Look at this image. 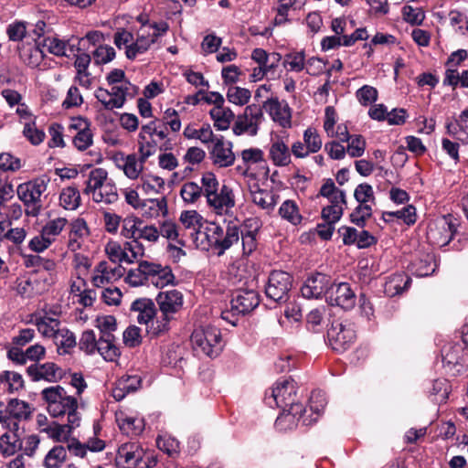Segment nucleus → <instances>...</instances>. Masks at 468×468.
<instances>
[{
  "instance_id": "nucleus-64",
  "label": "nucleus",
  "mask_w": 468,
  "mask_h": 468,
  "mask_svg": "<svg viewBox=\"0 0 468 468\" xmlns=\"http://www.w3.org/2000/svg\"><path fill=\"white\" fill-rule=\"evenodd\" d=\"M165 186V181L159 176H146L141 178V184L138 186L144 193H159Z\"/></svg>"
},
{
  "instance_id": "nucleus-44",
  "label": "nucleus",
  "mask_w": 468,
  "mask_h": 468,
  "mask_svg": "<svg viewBox=\"0 0 468 468\" xmlns=\"http://www.w3.org/2000/svg\"><path fill=\"white\" fill-rule=\"evenodd\" d=\"M59 205L67 210H75L80 205V194L76 186L62 189L59 195Z\"/></svg>"
},
{
  "instance_id": "nucleus-41",
  "label": "nucleus",
  "mask_w": 468,
  "mask_h": 468,
  "mask_svg": "<svg viewBox=\"0 0 468 468\" xmlns=\"http://www.w3.org/2000/svg\"><path fill=\"white\" fill-rule=\"evenodd\" d=\"M180 221L186 229L190 230V235L195 240L197 231L203 228V217L196 210H186L181 213Z\"/></svg>"
},
{
  "instance_id": "nucleus-8",
  "label": "nucleus",
  "mask_w": 468,
  "mask_h": 468,
  "mask_svg": "<svg viewBox=\"0 0 468 468\" xmlns=\"http://www.w3.org/2000/svg\"><path fill=\"white\" fill-rule=\"evenodd\" d=\"M457 219L447 214L429 224L427 239L431 244L443 247L450 243L457 231Z\"/></svg>"
},
{
  "instance_id": "nucleus-25",
  "label": "nucleus",
  "mask_w": 468,
  "mask_h": 468,
  "mask_svg": "<svg viewBox=\"0 0 468 468\" xmlns=\"http://www.w3.org/2000/svg\"><path fill=\"white\" fill-rule=\"evenodd\" d=\"M221 235V226L216 222L205 221V225L197 231L195 242L201 250L214 252L217 241Z\"/></svg>"
},
{
  "instance_id": "nucleus-9",
  "label": "nucleus",
  "mask_w": 468,
  "mask_h": 468,
  "mask_svg": "<svg viewBox=\"0 0 468 468\" xmlns=\"http://www.w3.org/2000/svg\"><path fill=\"white\" fill-rule=\"evenodd\" d=\"M356 338L354 326L350 323L334 321L327 330V342L333 350L345 352L355 343Z\"/></svg>"
},
{
  "instance_id": "nucleus-31",
  "label": "nucleus",
  "mask_w": 468,
  "mask_h": 468,
  "mask_svg": "<svg viewBox=\"0 0 468 468\" xmlns=\"http://www.w3.org/2000/svg\"><path fill=\"white\" fill-rule=\"evenodd\" d=\"M131 312L137 314V322L141 324H148L156 314L154 301L149 298H138L132 303Z\"/></svg>"
},
{
  "instance_id": "nucleus-11",
  "label": "nucleus",
  "mask_w": 468,
  "mask_h": 468,
  "mask_svg": "<svg viewBox=\"0 0 468 468\" xmlns=\"http://www.w3.org/2000/svg\"><path fill=\"white\" fill-rule=\"evenodd\" d=\"M296 389V383L293 379L279 380L272 388L271 397L265 398L266 403L272 407V400L281 409L302 405L298 402Z\"/></svg>"
},
{
  "instance_id": "nucleus-18",
  "label": "nucleus",
  "mask_w": 468,
  "mask_h": 468,
  "mask_svg": "<svg viewBox=\"0 0 468 468\" xmlns=\"http://www.w3.org/2000/svg\"><path fill=\"white\" fill-rule=\"evenodd\" d=\"M261 109H264L272 121L279 123L282 127H291L292 111L287 101L272 97L263 102Z\"/></svg>"
},
{
  "instance_id": "nucleus-7",
  "label": "nucleus",
  "mask_w": 468,
  "mask_h": 468,
  "mask_svg": "<svg viewBox=\"0 0 468 468\" xmlns=\"http://www.w3.org/2000/svg\"><path fill=\"white\" fill-rule=\"evenodd\" d=\"M292 276L284 271H272L265 284V295L273 303H282L289 300L292 287Z\"/></svg>"
},
{
  "instance_id": "nucleus-35",
  "label": "nucleus",
  "mask_w": 468,
  "mask_h": 468,
  "mask_svg": "<svg viewBox=\"0 0 468 468\" xmlns=\"http://www.w3.org/2000/svg\"><path fill=\"white\" fill-rule=\"evenodd\" d=\"M117 421L122 432L129 437H137L144 431L145 423L143 418L126 416L119 418Z\"/></svg>"
},
{
  "instance_id": "nucleus-17",
  "label": "nucleus",
  "mask_w": 468,
  "mask_h": 468,
  "mask_svg": "<svg viewBox=\"0 0 468 468\" xmlns=\"http://www.w3.org/2000/svg\"><path fill=\"white\" fill-rule=\"evenodd\" d=\"M208 154L212 164L220 168L229 167L235 162L232 143L225 140L223 135L217 137Z\"/></svg>"
},
{
  "instance_id": "nucleus-5",
  "label": "nucleus",
  "mask_w": 468,
  "mask_h": 468,
  "mask_svg": "<svg viewBox=\"0 0 468 468\" xmlns=\"http://www.w3.org/2000/svg\"><path fill=\"white\" fill-rule=\"evenodd\" d=\"M169 29L166 22L153 24L144 23L137 31L135 40L126 47L125 55L130 60H133L138 55L144 54L154 44L158 37L165 34Z\"/></svg>"
},
{
  "instance_id": "nucleus-52",
  "label": "nucleus",
  "mask_w": 468,
  "mask_h": 468,
  "mask_svg": "<svg viewBox=\"0 0 468 468\" xmlns=\"http://www.w3.org/2000/svg\"><path fill=\"white\" fill-rule=\"evenodd\" d=\"M144 214L150 218H156L160 215L167 214V203L165 197L151 198L146 200L144 205Z\"/></svg>"
},
{
  "instance_id": "nucleus-20",
  "label": "nucleus",
  "mask_w": 468,
  "mask_h": 468,
  "mask_svg": "<svg viewBox=\"0 0 468 468\" xmlns=\"http://www.w3.org/2000/svg\"><path fill=\"white\" fill-rule=\"evenodd\" d=\"M27 373L32 381L45 380L55 383L63 377L62 369L53 362L34 363L27 367Z\"/></svg>"
},
{
  "instance_id": "nucleus-2",
  "label": "nucleus",
  "mask_w": 468,
  "mask_h": 468,
  "mask_svg": "<svg viewBox=\"0 0 468 468\" xmlns=\"http://www.w3.org/2000/svg\"><path fill=\"white\" fill-rule=\"evenodd\" d=\"M176 277L169 266L148 261H141L135 269L128 271L125 282L131 286L152 284L157 288H164L175 283Z\"/></svg>"
},
{
  "instance_id": "nucleus-40",
  "label": "nucleus",
  "mask_w": 468,
  "mask_h": 468,
  "mask_svg": "<svg viewBox=\"0 0 468 468\" xmlns=\"http://www.w3.org/2000/svg\"><path fill=\"white\" fill-rule=\"evenodd\" d=\"M105 253L113 264L121 262L133 263V259L129 258V253L126 252L125 244L122 247L118 241H108L105 245Z\"/></svg>"
},
{
  "instance_id": "nucleus-60",
  "label": "nucleus",
  "mask_w": 468,
  "mask_h": 468,
  "mask_svg": "<svg viewBox=\"0 0 468 468\" xmlns=\"http://www.w3.org/2000/svg\"><path fill=\"white\" fill-rule=\"evenodd\" d=\"M303 143L310 154H315L322 148L323 142L317 130L308 127L303 133Z\"/></svg>"
},
{
  "instance_id": "nucleus-21",
  "label": "nucleus",
  "mask_w": 468,
  "mask_h": 468,
  "mask_svg": "<svg viewBox=\"0 0 468 468\" xmlns=\"http://www.w3.org/2000/svg\"><path fill=\"white\" fill-rule=\"evenodd\" d=\"M69 129L76 131L72 143L79 151H85L92 145L93 133L88 119L83 117L73 118Z\"/></svg>"
},
{
  "instance_id": "nucleus-33",
  "label": "nucleus",
  "mask_w": 468,
  "mask_h": 468,
  "mask_svg": "<svg viewBox=\"0 0 468 468\" xmlns=\"http://www.w3.org/2000/svg\"><path fill=\"white\" fill-rule=\"evenodd\" d=\"M410 277L404 273H395L388 278L384 285V292L389 297L401 294L410 285Z\"/></svg>"
},
{
  "instance_id": "nucleus-39",
  "label": "nucleus",
  "mask_w": 468,
  "mask_h": 468,
  "mask_svg": "<svg viewBox=\"0 0 468 468\" xmlns=\"http://www.w3.org/2000/svg\"><path fill=\"white\" fill-rule=\"evenodd\" d=\"M107 177L108 173L105 169L101 167L92 169L89 174L83 193L86 195L92 194L93 196L94 193L98 192L107 181Z\"/></svg>"
},
{
  "instance_id": "nucleus-42",
  "label": "nucleus",
  "mask_w": 468,
  "mask_h": 468,
  "mask_svg": "<svg viewBox=\"0 0 468 468\" xmlns=\"http://www.w3.org/2000/svg\"><path fill=\"white\" fill-rule=\"evenodd\" d=\"M68 457L67 449L63 445H55L45 455L43 465L46 468H60Z\"/></svg>"
},
{
  "instance_id": "nucleus-24",
  "label": "nucleus",
  "mask_w": 468,
  "mask_h": 468,
  "mask_svg": "<svg viewBox=\"0 0 468 468\" xmlns=\"http://www.w3.org/2000/svg\"><path fill=\"white\" fill-rule=\"evenodd\" d=\"M206 199L207 205L219 215L227 214L235 206L233 190L227 185H222L219 190Z\"/></svg>"
},
{
  "instance_id": "nucleus-22",
  "label": "nucleus",
  "mask_w": 468,
  "mask_h": 468,
  "mask_svg": "<svg viewBox=\"0 0 468 468\" xmlns=\"http://www.w3.org/2000/svg\"><path fill=\"white\" fill-rule=\"evenodd\" d=\"M155 301L161 314L172 318L182 309L184 303L183 294L176 289L160 292Z\"/></svg>"
},
{
  "instance_id": "nucleus-4",
  "label": "nucleus",
  "mask_w": 468,
  "mask_h": 468,
  "mask_svg": "<svg viewBox=\"0 0 468 468\" xmlns=\"http://www.w3.org/2000/svg\"><path fill=\"white\" fill-rule=\"evenodd\" d=\"M192 347L197 356L210 358L218 356L223 350L220 330L213 325L196 328L190 337Z\"/></svg>"
},
{
  "instance_id": "nucleus-55",
  "label": "nucleus",
  "mask_w": 468,
  "mask_h": 468,
  "mask_svg": "<svg viewBox=\"0 0 468 468\" xmlns=\"http://www.w3.org/2000/svg\"><path fill=\"white\" fill-rule=\"evenodd\" d=\"M284 68L294 72H300L305 68V53L303 50L290 52L284 56Z\"/></svg>"
},
{
  "instance_id": "nucleus-38",
  "label": "nucleus",
  "mask_w": 468,
  "mask_h": 468,
  "mask_svg": "<svg viewBox=\"0 0 468 468\" xmlns=\"http://www.w3.org/2000/svg\"><path fill=\"white\" fill-rule=\"evenodd\" d=\"M96 351L99 352L104 360L110 362L116 361L121 355L119 348L115 345V336H99Z\"/></svg>"
},
{
  "instance_id": "nucleus-26",
  "label": "nucleus",
  "mask_w": 468,
  "mask_h": 468,
  "mask_svg": "<svg viewBox=\"0 0 468 468\" xmlns=\"http://www.w3.org/2000/svg\"><path fill=\"white\" fill-rule=\"evenodd\" d=\"M95 275L92 283L96 287H101L106 283L115 282L122 278L125 269L120 264L110 265L106 261H101L95 267Z\"/></svg>"
},
{
  "instance_id": "nucleus-49",
  "label": "nucleus",
  "mask_w": 468,
  "mask_h": 468,
  "mask_svg": "<svg viewBox=\"0 0 468 468\" xmlns=\"http://www.w3.org/2000/svg\"><path fill=\"white\" fill-rule=\"evenodd\" d=\"M54 340L59 354H69L77 345L75 335L68 328H61Z\"/></svg>"
},
{
  "instance_id": "nucleus-16",
  "label": "nucleus",
  "mask_w": 468,
  "mask_h": 468,
  "mask_svg": "<svg viewBox=\"0 0 468 468\" xmlns=\"http://www.w3.org/2000/svg\"><path fill=\"white\" fill-rule=\"evenodd\" d=\"M331 284V278L324 273H314L310 275L303 282L301 292L306 299H318L323 295L328 294Z\"/></svg>"
},
{
  "instance_id": "nucleus-46",
  "label": "nucleus",
  "mask_w": 468,
  "mask_h": 468,
  "mask_svg": "<svg viewBox=\"0 0 468 468\" xmlns=\"http://www.w3.org/2000/svg\"><path fill=\"white\" fill-rule=\"evenodd\" d=\"M21 448L17 431H7L0 437V452L4 455H13Z\"/></svg>"
},
{
  "instance_id": "nucleus-50",
  "label": "nucleus",
  "mask_w": 468,
  "mask_h": 468,
  "mask_svg": "<svg viewBox=\"0 0 468 468\" xmlns=\"http://www.w3.org/2000/svg\"><path fill=\"white\" fill-rule=\"evenodd\" d=\"M436 264L432 256L427 254L422 259L416 260L411 263V271L418 277H426L432 274Z\"/></svg>"
},
{
  "instance_id": "nucleus-10",
  "label": "nucleus",
  "mask_w": 468,
  "mask_h": 468,
  "mask_svg": "<svg viewBox=\"0 0 468 468\" xmlns=\"http://www.w3.org/2000/svg\"><path fill=\"white\" fill-rule=\"evenodd\" d=\"M443 367L452 376H459L468 371V352L462 344L453 343L442 350Z\"/></svg>"
},
{
  "instance_id": "nucleus-58",
  "label": "nucleus",
  "mask_w": 468,
  "mask_h": 468,
  "mask_svg": "<svg viewBox=\"0 0 468 468\" xmlns=\"http://www.w3.org/2000/svg\"><path fill=\"white\" fill-rule=\"evenodd\" d=\"M67 223L66 218H56L48 220L42 227L41 231L54 242L56 237L61 233Z\"/></svg>"
},
{
  "instance_id": "nucleus-48",
  "label": "nucleus",
  "mask_w": 468,
  "mask_h": 468,
  "mask_svg": "<svg viewBox=\"0 0 468 468\" xmlns=\"http://www.w3.org/2000/svg\"><path fill=\"white\" fill-rule=\"evenodd\" d=\"M26 268H36V271L43 269L47 271H52L56 268V262L52 259L43 258L37 254L23 255Z\"/></svg>"
},
{
  "instance_id": "nucleus-37",
  "label": "nucleus",
  "mask_w": 468,
  "mask_h": 468,
  "mask_svg": "<svg viewBox=\"0 0 468 468\" xmlns=\"http://www.w3.org/2000/svg\"><path fill=\"white\" fill-rule=\"evenodd\" d=\"M270 157L276 166H286L291 163V151L283 141L277 140L270 147Z\"/></svg>"
},
{
  "instance_id": "nucleus-56",
  "label": "nucleus",
  "mask_w": 468,
  "mask_h": 468,
  "mask_svg": "<svg viewBox=\"0 0 468 468\" xmlns=\"http://www.w3.org/2000/svg\"><path fill=\"white\" fill-rule=\"evenodd\" d=\"M174 320L172 317H166L161 314V316L156 320L150 321V324H147V333L152 337H156L161 335L167 333L170 330V322Z\"/></svg>"
},
{
  "instance_id": "nucleus-45",
  "label": "nucleus",
  "mask_w": 468,
  "mask_h": 468,
  "mask_svg": "<svg viewBox=\"0 0 468 468\" xmlns=\"http://www.w3.org/2000/svg\"><path fill=\"white\" fill-rule=\"evenodd\" d=\"M263 151L260 148H248L244 149L240 153L243 166L238 165L237 170L240 171L243 175H247L249 168L252 165H256L264 160Z\"/></svg>"
},
{
  "instance_id": "nucleus-1",
  "label": "nucleus",
  "mask_w": 468,
  "mask_h": 468,
  "mask_svg": "<svg viewBox=\"0 0 468 468\" xmlns=\"http://www.w3.org/2000/svg\"><path fill=\"white\" fill-rule=\"evenodd\" d=\"M41 399L46 404L48 414L53 418L66 416L69 422L75 423L81 420L80 413L78 411L77 398L68 394L67 390L59 386H51L42 389Z\"/></svg>"
},
{
  "instance_id": "nucleus-61",
  "label": "nucleus",
  "mask_w": 468,
  "mask_h": 468,
  "mask_svg": "<svg viewBox=\"0 0 468 468\" xmlns=\"http://www.w3.org/2000/svg\"><path fill=\"white\" fill-rule=\"evenodd\" d=\"M356 98L362 106H368L378 99V90L370 85H364L356 91Z\"/></svg>"
},
{
  "instance_id": "nucleus-62",
  "label": "nucleus",
  "mask_w": 468,
  "mask_h": 468,
  "mask_svg": "<svg viewBox=\"0 0 468 468\" xmlns=\"http://www.w3.org/2000/svg\"><path fill=\"white\" fill-rule=\"evenodd\" d=\"M180 196L184 202L193 204L202 196L200 186L196 182H186L181 186Z\"/></svg>"
},
{
  "instance_id": "nucleus-57",
  "label": "nucleus",
  "mask_w": 468,
  "mask_h": 468,
  "mask_svg": "<svg viewBox=\"0 0 468 468\" xmlns=\"http://www.w3.org/2000/svg\"><path fill=\"white\" fill-rule=\"evenodd\" d=\"M143 221L135 217H128L122 220L121 235L127 239H138Z\"/></svg>"
},
{
  "instance_id": "nucleus-34",
  "label": "nucleus",
  "mask_w": 468,
  "mask_h": 468,
  "mask_svg": "<svg viewBox=\"0 0 468 468\" xmlns=\"http://www.w3.org/2000/svg\"><path fill=\"white\" fill-rule=\"evenodd\" d=\"M209 115L214 122V127L218 131L228 130L230 123L235 119L234 112L224 105L221 107H213L209 111Z\"/></svg>"
},
{
  "instance_id": "nucleus-3",
  "label": "nucleus",
  "mask_w": 468,
  "mask_h": 468,
  "mask_svg": "<svg viewBox=\"0 0 468 468\" xmlns=\"http://www.w3.org/2000/svg\"><path fill=\"white\" fill-rule=\"evenodd\" d=\"M326 404L324 395L321 391H313L310 397V410L316 414L314 419H308L304 413L306 409L303 405L292 406L282 409V412L275 420L277 431L285 432L295 429L299 420L302 419L304 425H309L315 421L320 413L324 410Z\"/></svg>"
},
{
  "instance_id": "nucleus-36",
  "label": "nucleus",
  "mask_w": 468,
  "mask_h": 468,
  "mask_svg": "<svg viewBox=\"0 0 468 468\" xmlns=\"http://www.w3.org/2000/svg\"><path fill=\"white\" fill-rule=\"evenodd\" d=\"M34 323L37 327L38 332L45 337H52L55 339L58 332L61 330V328H59L60 321L57 318L48 316L47 313L43 316L36 315Z\"/></svg>"
},
{
  "instance_id": "nucleus-23",
  "label": "nucleus",
  "mask_w": 468,
  "mask_h": 468,
  "mask_svg": "<svg viewBox=\"0 0 468 468\" xmlns=\"http://www.w3.org/2000/svg\"><path fill=\"white\" fill-rule=\"evenodd\" d=\"M144 450L137 442L122 444L117 452L115 463L120 468H133L143 460Z\"/></svg>"
},
{
  "instance_id": "nucleus-63",
  "label": "nucleus",
  "mask_w": 468,
  "mask_h": 468,
  "mask_svg": "<svg viewBox=\"0 0 468 468\" xmlns=\"http://www.w3.org/2000/svg\"><path fill=\"white\" fill-rule=\"evenodd\" d=\"M96 327L100 330V336L112 337L117 329L116 319L112 315L100 316L96 319Z\"/></svg>"
},
{
  "instance_id": "nucleus-47",
  "label": "nucleus",
  "mask_w": 468,
  "mask_h": 468,
  "mask_svg": "<svg viewBox=\"0 0 468 468\" xmlns=\"http://www.w3.org/2000/svg\"><path fill=\"white\" fill-rule=\"evenodd\" d=\"M252 202L262 209L271 211L276 205L275 195L266 189H257L251 192Z\"/></svg>"
},
{
  "instance_id": "nucleus-12",
  "label": "nucleus",
  "mask_w": 468,
  "mask_h": 468,
  "mask_svg": "<svg viewBox=\"0 0 468 468\" xmlns=\"http://www.w3.org/2000/svg\"><path fill=\"white\" fill-rule=\"evenodd\" d=\"M264 116L262 109L258 104L248 105L244 112L238 115L237 120L232 128L236 135H240L248 133L250 135L254 136L258 133L259 125L263 122Z\"/></svg>"
},
{
  "instance_id": "nucleus-19",
  "label": "nucleus",
  "mask_w": 468,
  "mask_h": 468,
  "mask_svg": "<svg viewBox=\"0 0 468 468\" xmlns=\"http://www.w3.org/2000/svg\"><path fill=\"white\" fill-rule=\"evenodd\" d=\"M231 311L246 314L254 310L260 303L259 293L252 289H239L230 301Z\"/></svg>"
},
{
  "instance_id": "nucleus-28",
  "label": "nucleus",
  "mask_w": 468,
  "mask_h": 468,
  "mask_svg": "<svg viewBox=\"0 0 468 468\" xmlns=\"http://www.w3.org/2000/svg\"><path fill=\"white\" fill-rule=\"evenodd\" d=\"M117 166L121 168L124 175L130 179H137L144 169L142 162V155L138 158L135 154L125 155L123 153H119L114 156Z\"/></svg>"
},
{
  "instance_id": "nucleus-54",
  "label": "nucleus",
  "mask_w": 468,
  "mask_h": 468,
  "mask_svg": "<svg viewBox=\"0 0 468 468\" xmlns=\"http://www.w3.org/2000/svg\"><path fill=\"white\" fill-rule=\"evenodd\" d=\"M251 97L250 90L239 86H231L228 89L227 99L230 103L238 106L246 105Z\"/></svg>"
},
{
  "instance_id": "nucleus-27",
  "label": "nucleus",
  "mask_w": 468,
  "mask_h": 468,
  "mask_svg": "<svg viewBox=\"0 0 468 468\" xmlns=\"http://www.w3.org/2000/svg\"><path fill=\"white\" fill-rule=\"evenodd\" d=\"M80 425V420L71 423L67 420V423L60 424L58 422H51L41 428V432H45L48 438L57 442L67 443L72 437L73 431Z\"/></svg>"
},
{
  "instance_id": "nucleus-29",
  "label": "nucleus",
  "mask_w": 468,
  "mask_h": 468,
  "mask_svg": "<svg viewBox=\"0 0 468 468\" xmlns=\"http://www.w3.org/2000/svg\"><path fill=\"white\" fill-rule=\"evenodd\" d=\"M239 239V226L231 221L228 222L225 228L221 226V235L217 241L214 253L218 256H222L233 244L238 243Z\"/></svg>"
},
{
  "instance_id": "nucleus-53",
  "label": "nucleus",
  "mask_w": 468,
  "mask_h": 468,
  "mask_svg": "<svg viewBox=\"0 0 468 468\" xmlns=\"http://www.w3.org/2000/svg\"><path fill=\"white\" fill-rule=\"evenodd\" d=\"M156 446L170 457H175L179 453V441L167 434L157 436Z\"/></svg>"
},
{
  "instance_id": "nucleus-15",
  "label": "nucleus",
  "mask_w": 468,
  "mask_h": 468,
  "mask_svg": "<svg viewBox=\"0 0 468 468\" xmlns=\"http://www.w3.org/2000/svg\"><path fill=\"white\" fill-rule=\"evenodd\" d=\"M40 44L48 53L56 57L69 58L71 54L81 50V48L76 45L74 37L63 39L57 34L44 37Z\"/></svg>"
},
{
  "instance_id": "nucleus-14",
  "label": "nucleus",
  "mask_w": 468,
  "mask_h": 468,
  "mask_svg": "<svg viewBox=\"0 0 468 468\" xmlns=\"http://www.w3.org/2000/svg\"><path fill=\"white\" fill-rule=\"evenodd\" d=\"M326 302L330 305L350 310L356 304V294L348 282L331 283Z\"/></svg>"
},
{
  "instance_id": "nucleus-30",
  "label": "nucleus",
  "mask_w": 468,
  "mask_h": 468,
  "mask_svg": "<svg viewBox=\"0 0 468 468\" xmlns=\"http://www.w3.org/2000/svg\"><path fill=\"white\" fill-rule=\"evenodd\" d=\"M150 131L154 132L155 130L152 126H142L138 135V151L142 155V162H145L154 154L158 148V140L154 135H150Z\"/></svg>"
},
{
  "instance_id": "nucleus-6",
  "label": "nucleus",
  "mask_w": 468,
  "mask_h": 468,
  "mask_svg": "<svg viewBox=\"0 0 468 468\" xmlns=\"http://www.w3.org/2000/svg\"><path fill=\"white\" fill-rule=\"evenodd\" d=\"M48 183L49 178L43 176L18 185L16 193L26 207L27 215H39L43 207L42 195L47 190Z\"/></svg>"
},
{
  "instance_id": "nucleus-32",
  "label": "nucleus",
  "mask_w": 468,
  "mask_h": 468,
  "mask_svg": "<svg viewBox=\"0 0 468 468\" xmlns=\"http://www.w3.org/2000/svg\"><path fill=\"white\" fill-rule=\"evenodd\" d=\"M142 379L139 376L123 375L112 388V397L116 401L123 399L127 394L136 391L141 387Z\"/></svg>"
},
{
  "instance_id": "nucleus-43",
  "label": "nucleus",
  "mask_w": 468,
  "mask_h": 468,
  "mask_svg": "<svg viewBox=\"0 0 468 468\" xmlns=\"http://www.w3.org/2000/svg\"><path fill=\"white\" fill-rule=\"evenodd\" d=\"M279 215L282 219L294 226L299 225L303 220L298 205L295 201L291 199H287L282 203L279 208Z\"/></svg>"
},
{
  "instance_id": "nucleus-59",
  "label": "nucleus",
  "mask_w": 468,
  "mask_h": 468,
  "mask_svg": "<svg viewBox=\"0 0 468 468\" xmlns=\"http://www.w3.org/2000/svg\"><path fill=\"white\" fill-rule=\"evenodd\" d=\"M347 146L346 147V153L352 158L361 157L367 147L365 138L361 134H352Z\"/></svg>"
},
{
  "instance_id": "nucleus-13",
  "label": "nucleus",
  "mask_w": 468,
  "mask_h": 468,
  "mask_svg": "<svg viewBox=\"0 0 468 468\" xmlns=\"http://www.w3.org/2000/svg\"><path fill=\"white\" fill-rule=\"evenodd\" d=\"M5 409L6 417L9 419V431H18L19 422L29 420L34 411V408L29 403L18 399H10L5 405Z\"/></svg>"
},
{
  "instance_id": "nucleus-51",
  "label": "nucleus",
  "mask_w": 468,
  "mask_h": 468,
  "mask_svg": "<svg viewBox=\"0 0 468 468\" xmlns=\"http://www.w3.org/2000/svg\"><path fill=\"white\" fill-rule=\"evenodd\" d=\"M92 199L96 203L112 204L116 202L118 199L116 186L111 181H106L101 189L94 193Z\"/></svg>"
}]
</instances>
